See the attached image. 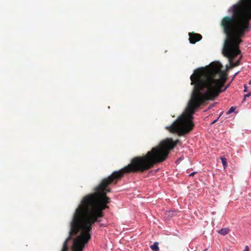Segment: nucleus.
<instances>
[{"mask_svg":"<svg viewBox=\"0 0 251 251\" xmlns=\"http://www.w3.org/2000/svg\"><path fill=\"white\" fill-rule=\"evenodd\" d=\"M245 100H246V99H245V97L244 96V99H243V100L242 101V102H244Z\"/></svg>","mask_w":251,"mask_h":251,"instance_id":"f3484780","label":"nucleus"},{"mask_svg":"<svg viewBox=\"0 0 251 251\" xmlns=\"http://www.w3.org/2000/svg\"><path fill=\"white\" fill-rule=\"evenodd\" d=\"M245 100H246V99H245V97L244 96V99H243V100L242 101V102H244Z\"/></svg>","mask_w":251,"mask_h":251,"instance_id":"dca6fc26","label":"nucleus"},{"mask_svg":"<svg viewBox=\"0 0 251 251\" xmlns=\"http://www.w3.org/2000/svg\"><path fill=\"white\" fill-rule=\"evenodd\" d=\"M180 158L177 159V160H176V162L177 163L179 161H180Z\"/></svg>","mask_w":251,"mask_h":251,"instance_id":"2eb2a0df","label":"nucleus"},{"mask_svg":"<svg viewBox=\"0 0 251 251\" xmlns=\"http://www.w3.org/2000/svg\"><path fill=\"white\" fill-rule=\"evenodd\" d=\"M151 248L153 251H157V242H154Z\"/></svg>","mask_w":251,"mask_h":251,"instance_id":"9d476101","label":"nucleus"},{"mask_svg":"<svg viewBox=\"0 0 251 251\" xmlns=\"http://www.w3.org/2000/svg\"><path fill=\"white\" fill-rule=\"evenodd\" d=\"M236 109L235 107L232 106L228 110V111L226 112V114H230L233 112H234L235 110Z\"/></svg>","mask_w":251,"mask_h":251,"instance_id":"1a4fd4ad","label":"nucleus"},{"mask_svg":"<svg viewBox=\"0 0 251 251\" xmlns=\"http://www.w3.org/2000/svg\"><path fill=\"white\" fill-rule=\"evenodd\" d=\"M197 173V172H193L191 173V174H190L189 175V176H190V177H193V176H194V175H195V174H196Z\"/></svg>","mask_w":251,"mask_h":251,"instance_id":"9b49d317","label":"nucleus"},{"mask_svg":"<svg viewBox=\"0 0 251 251\" xmlns=\"http://www.w3.org/2000/svg\"><path fill=\"white\" fill-rule=\"evenodd\" d=\"M177 211H168V215L170 217H173L176 215Z\"/></svg>","mask_w":251,"mask_h":251,"instance_id":"6e6552de","label":"nucleus"},{"mask_svg":"<svg viewBox=\"0 0 251 251\" xmlns=\"http://www.w3.org/2000/svg\"><path fill=\"white\" fill-rule=\"evenodd\" d=\"M221 160L223 164V167L225 168L227 166V159L225 157H221Z\"/></svg>","mask_w":251,"mask_h":251,"instance_id":"0eeeda50","label":"nucleus"},{"mask_svg":"<svg viewBox=\"0 0 251 251\" xmlns=\"http://www.w3.org/2000/svg\"><path fill=\"white\" fill-rule=\"evenodd\" d=\"M176 146L171 138H167L158 144V164L165 161L170 152Z\"/></svg>","mask_w":251,"mask_h":251,"instance_id":"20e7f679","label":"nucleus"},{"mask_svg":"<svg viewBox=\"0 0 251 251\" xmlns=\"http://www.w3.org/2000/svg\"><path fill=\"white\" fill-rule=\"evenodd\" d=\"M222 67L220 62H216L210 71L201 72L198 69L195 70L190 76L191 84L194 86L191 99L185 109L188 115V119H186L184 115L179 117L170 126H167L166 129L178 136H184L193 129L194 125L192 120L196 109L206 100H214L229 86L227 85L222 88L225 83L222 79Z\"/></svg>","mask_w":251,"mask_h":251,"instance_id":"f03ea898","label":"nucleus"},{"mask_svg":"<svg viewBox=\"0 0 251 251\" xmlns=\"http://www.w3.org/2000/svg\"><path fill=\"white\" fill-rule=\"evenodd\" d=\"M158 204L160 203V202L158 201H157Z\"/></svg>","mask_w":251,"mask_h":251,"instance_id":"a211bd4d","label":"nucleus"},{"mask_svg":"<svg viewBox=\"0 0 251 251\" xmlns=\"http://www.w3.org/2000/svg\"><path fill=\"white\" fill-rule=\"evenodd\" d=\"M251 96V92H249V93L246 94L244 95L245 99H246L247 98H248Z\"/></svg>","mask_w":251,"mask_h":251,"instance_id":"f8f14e48","label":"nucleus"},{"mask_svg":"<svg viewBox=\"0 0 251 251\" xmlns=\"http://www.w3.org/2000/svg\"><path fill=\"white\" fill-rule=\"evenodd\" d=\"M217 121H218V119H216V120H214V121L212 123V124H214V123H216Z\"/></svg>","mask_w":251,"mask_h":251,"instance_id":"4468645a","label":"nucleus"},{"mask_svg":"<svg viewBox=\"0 0 251 251\" xmlns=\"http://www.w3.org/2000/svg\"><path fill=\"white\" fill-rule=\"evenodd\" d=\"M230 231V229L229 228L225 227L222 228L221 229L217 230V232L221 235L225 236L227 235Z\"/></svg>","mask_w":251,"mask_h":251,"instance_id":"423d86ee","label":"nucleus"},{"mask_svg":"<svg viewBox=\"0 0 251 251\" xmlns=\"http://www.w3.org/2000/svg\"><path fill=\"white\" fill-rule=\"evenodd\" d=\"M231 16L224 17L221 22L223 32L226 35L223 54L229 58L235 66L239 65L241 54L239 46L243 38L251 29V0H240L228 10Z\"/></svg>","mask_w":251,"mask_h":251,"instance_id":"7ed1b4c3","label":"nucleus"},{"mask_svg":"<svg viewBox=\"0 0 251 251\" xmlns=\"http://www.w3.org/2000/svg\"><path fill=\"white\" fill-rule=\"evenodd\" d=\"M154 165H128L123 169L114 171L107 177L103 178L100 183L94 188V193L86 195L75 210L71 223L70 236L63 244L61 251H68V242L73 235H76L80 230V235L74 240L73 251H83L85 244L91 238L89 233L92 226L98 222V218L103 216V210L109 207L106 204L110 199L106 196L111 192L109 186L116 184L124 174L136 172H144Z\"/></svg>","mask_w":251,"mask_h":251,"instance_id":"f257e3e1","label":"nucleus"},{"mask_svg":"<svg viewBox=\"0 0 251 251\" xmlns=\"http://www.w3.org/2000/svg\"><path fill=\"white\" fill-rule=\"evenodd\" d=\"M189 41L191 44H194L196 42L200 41L202 38V36L199 33H189Z\"/></svg>","mask_w":251,"mask_h":251,"instance_id":"39448f33","label":"nucleus"},{"mask_svg":"<svg viewBox=\"0 0 251 251\" xmlns=\"http://www.w3.org/2000/svg\"><path fill=\"white\" fill-rule=\"evenodd\" d=\"M250 248L248 246H246L245 249L243 251H249Z\"/></svg>","mask_w":251,"mask_h":251,"instance_id":"ddd939ff","label":"nucleus"}]
</instances>
